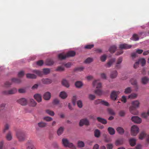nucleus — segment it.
I'll return each mask as SVG.
<instances>
[{
	"mask_svg": "<svg viewBox=\"0 0 149 149\" xmlns=\"http://www.w3.org/2000/svg\"><path fill=\"white\" fill-rule=\"evenodd\" d=\"M12 84V83L9 81L6 82L4 84V86L6 87H9Z\"/></svg>",
	"mask_w": 149,
	"mask_h": 149,
	"instance_id": "5fc2aeb1",
	"label": "nucleus"
},
{
	"mask_svg": "<svg viewBox=\"0 0 149 149\" xmlns=\"http://www.w3.org/2000/svg\"><path fill=\"white\" fill-rule=\"evenodd\" d=\"M93 86H96L97 88H100L102 87L101 83L100 82L99 80H95L93 83Z\"/></svg>",
	"mask_w": 149,
	"mask_h": 149,
	"instance_id": "f8f14e48",
	"label": "nucleus"
},
{
	"mask_svg": "<svg viewBox=\"0 0 149 149\" xmlns=\"http://www.w3.org/2000/svg\"><path fill=\"white\" fill-rule=\"evenodd\" d=\"M46 112L48 114L52 116H53L54 115V113L53 111H52L49 109H47L46 111Z\"/></svg>",
	"mask_w": 149,
	"mask_h": 149,
	"instance_id": "4c0bfd02",
	"label": "nucleus"
},
{
	"mask_svg": "<svg viewBox=\"0 0 149 149\" xmlns=\"http://www.w3.org/2000/svg\"><path fill=\"white\" fill-rule=\"evenodd\" d=\"M65 69L62 66H59L57 67L56 69V71H64Z\"/></svg>",
	"mask_w": 149,
	"mask_h": 149,
	"instance_id": "864d4df0",
	"label": "nucleus"
},
{
	"mask_svg": "<svg viewBox=\"0 0 149 149\" xmlns=\"http://www.w3.org/2000/svg\"><path fill=\"white\" fill-rule=\"evenodd\" d=\"M28 149H35L33 146V142L31 140H29L26 143Z\"/></svg>",
	"mask_w": 149,
	"mask_h": 149,
	"instance_id": "6e6552de",
	"label": "nucleus"
},
{
	"mask_svg": "<svg viewBox=\"0 0 149 149\" xmlns=\"http://www.w3.org/2000/svg\"><path fill=\"white\" fill-rule=\"evenodd\" d=\"M36 103L33 99L30 100V105L31 106L35 107L36 105Z\"/></svg>",
	"mask_w": 149,
	"mask_h": 149,
	"instance_id": "ea45409f",
	"label": "nucleus"
},
{
	"mask_svg": "<svg viewBox=\"0 0 149 149\" xmlns=\"http://www.w3.org/2000/svg\"><path fill=\"white\" fill-rule=\"evenodd\" d=\"M24 72L23 71H21L18 74V76L19 77H21L24 76Z\"/></svg>",
	"mask_w": 149,
	"mask_h": 149,
	"instance_id": "0e129e2a",
	"label": "nucleus"
},
{
	"mask_svg": "<svg viewBox=\"0 0 149 149\" xmlns=\"http://www.w3.org/2000/svg\"><path fill=\"white\" fill-rule=\"evenodd\" d=\"M16 136L19 142L24 141L26 138L25 133L22 131L17 132L16 133Z\"/></svg>",
	"mask_w": 149,
	"mask_h": 149,
	"instance_id": "7ed1b4c3",
	"label": "nucleus"
},
{
	"mask_svg": "<svg viewBox=\"0 0 149 149\" xmlns=\"http://www.w3.org/2000/svg\"><path fill=\"white\" fill-rule=\"evenodd\" d=\"M131 91L132 89L130 87H129L125 89L124 92L125 94H127L131 93Z\"/></svg>",
	"mask_w": 149,
	"mask_h": 149,
	"instance_id": "de8ad7c7",
	"label": "nucleus"
},
{
	"mask_svg": "<svg viewBox=\"0 0 149 149\" xmlns=\"http://www.w3.org/2000/svg\"><path fill=\"white\" fill-rule=\"evenodd\" d=\"M9 125L8 124H6L4 126V128L3 130V132H6V131L8 130L9 129Z\"/></svg>",
	"mask_w": 149,
	"mask_h": 149,
	"instance_id": "4d7b16f0",
	"label": "nucleus"
},
{
	"mask_svg": "<svg viewBox=\"0 0 149 149\" xmlns=\"http://www.w3.org/2000/svg\"><path fill=\"white\" fill-rule=\"evenodd\" d=\"M76 97L75 96L73 97L72 99V102L74 105H75L76 104Z\"/></svg>",
	"mask_w": 149,
	"mask_h": 149,
	"instance_id": "338daca9",
	"label": "nucleus"
},
{
	"mask_svg": "<svg viewBox=\"0 0 149 149\" xmlns=\"http://www.w3.org/2000/svg\"><path fill=\"white\" fill-rule=\"evenodd\" d=\"M6 139L8 141L11 140L13 139V135L12 132L10 131L6 134Z\"/></svg>",
	"mask_w": 149,
	"mask_h": 149,
	"instance_id": "dca6fc26",
	"label": "nucleus"
},
{
	"mask_svg": "<svg viewBox=\"0 0 149 149\" xmlns=\"http://www.w3.org/2000/svg\"><path fill=\"white\" fill-rule=\"evenodd\" d=\"M17 91V89L15 88H13L8 91H5L3 92V93L5 95H12L16 93Z\"/></svg>",
	"mask_w": 149,
	"mask_h": 149,
	"instance_id": "423d86ee",
	"label": "nucleus"
},
{
	"mask_svg": "<svg viewBox=\"0 0 149 149\" xmlns=\"http://www.w3.org/2000/svg\"><path fill=\"white\" fill-rule=\"evenodd\" d=\"M33 72L36 73L39 76H42V72L39 70H34L33 71Z\"/></svg>",
	"mask_w": 149,
	"mask_h": 149,
	"instance_id": "72a5a7b5",
	"label": "nucleus"
},
{
	"mask_svg": "<svg viewBox=\"0 0 149 149\" xmlns=\"http://www.w3.org/2000/svg\"><path fill=\"white\" fill-rule=\"evenodd\" d=\"M26 91V89L24 88H20L18 90V92L19 93H24Z\"/></svg>",
	"mask_w": 149,
	"mask_h": 149,
	"instance_id": "69168bd1",
	"label": "nucleus"
},
{
	"mask_svg": "<svg viewBox=\"0 0 149 149\" xmlns=\"http://www.w3.org/2000/svg\"><path fill=\"white\" fill-rule=\"evenodd\" d=\"M84 69V68L83 67H78L74 69V70L75 71H82Z\"/></svg>",
	"mask_w": 149,
	"mask_h": 149,
	"instance_id": "052dcab7",
	"label": "nucleus"
},
{
	"mask_svg": "<svg viewBox=\"0 0 149 149\" xmlns=\"http://www.w3.org/2000/svg\"><path fill=\"white\" fill-rule=\"evenodd\" d=\"M62 143L64 146L65 147H68L72 149H76L75 146L72 143L70 142L67 139H63Z\"/></svg>",
	"mask_w": 149,
	"mask_h": 149,
	"instance_id": "f03ea898",
	"label": "nucleus"
},
{
	"mask_svg": "<svg viewBox=\"0 0 149 149\" xmlns=\"http://www.w3.org/2000/svg\"><path fill=\"white\" fill-rule=\"evenodd\" d=\"M120 92L118 91H113L111 94V97L112 99L115 100L116 99L118 95Z\"/></svg>",
	"mask_w": 149,
	"mask_h": 149,
	"instance_id": "0eeeda50",
	"label": "nucleus"
},
{
	"mask_svg": "<svg viewBox=\"0 0 149 149\" xmlns=\"http://www.w3.org/2000/svg\"><path fill=\"white\" fill-rule=\"evenodd\" d=\"M131 39L134 41H137L139 40V37L137 35L134 34Z\"/></svg>",
	"mask_w": 149,
	"mask_h": 149,
	"instance_id": "58836bf2",
	"label": "nucleus"
},
{
	"mask_svg": "<svg viewBox=\"0 0 149 149\" xmlns=\"http://www.w3.org/2000/svg\"><path fill=\"white\" fill-rule=\"evenodd\" d=\"M93 61V58H87L84 61V62L86 63H89L92 62Z\"/></svg>",
	"mask_w": 149,
	"mask_h": 149,
	"instance_id": "a18cd8bd",
	"label": "nucleus"
},
{
	"mask_svg": "<svg viewBox=\"0 0 149 149\" xmlns=\"http://www.w3.org/2000/svg\"><path fill=\"white\" fill-rule=\"evenodd\" d=\"M42 83L45 84H49L52 82V80L49 78H43L41 79Z\"/></svg>",
	"mask_w": 149,
	"mask_h": 149,
	"instance_id": "4468645a",
	"label": "nucleus"
},
{
	"mask_svg": "<svg viewBox=\"0 0 149 149\" xmlns=\"http://www.w3.org/2000/svg\"><path fill=\"white\" fill-rule=\"evenodd\" d=\"M108 131L111 135H113L115 133V131L114 129L111 127H109L108 128Z\"/></svg>",
	"mask_w": 149,
	"mask_h": 149,
	"instance_id": "393cba45",
	"label": "nucleus"
},
{
	"mask_svg": "<svg viewBox=\"0 0 149 149\" xmlns=\"http://www.w3.org/2000/svg\"><path fill=\"white\" fill-rule=\"evenodd\" d=\"M12 82L15 83H19L21 82V80L20 79L17 78H13L11 79Z\"/></svg>",
	"mask_w": 149,
	"mask_h": 149,
	"instance_id": "79ce46f5",
	"label": "nucleus"
},
{
	"mask_svg": "<svg viewBox=\"0 0 149 149\" xmlns=\"http://www.w3.org/2000/svg\"><path fill=\"white\" fill-rule=\"evenodd\" d=\"M107 58V56L105 55H104L100 57V59L102 62H104L105 61Z\"/></svg>",
	"mask_w": 149,
	"mask_h": 149,
	"instance_id": "13d9d810",
	"label": "nucleus"
},
{
	"mask_svg": "<svg viewBox=\"0 0 149 149\" xmlns=\"http://www.w3.org/2000/svg\"><path fill=\"white\" fill-rule=\"evenodd\" d=\"M75 52L74 51H70L66 54L62 53L59 54L58 55V58L60 60H64L68 57H72L75 55Z\"/></svg>",
	"mask_w": 149,
	"mask_h": 149,
	"instance_id": "f257e3e1",
	"label": "nucleus"
},
{
	"mask_svg": "<svg viewBox=\"0 0 149 149\" xmlns=\"http://www.w3.org/2000/svg\"><path fill=\"white\" fill-rule=\"evenodd\" d=\"M43 72L44 74H46L50 72V69L49 68L44 69L43 70Z\"/></svg>",
	"mask_w": 149,
	"mask_h": 149,
	"instance_id": "49530a36",
	"label": "nucleus"
},
{
	"mask_svg": "<svg viewBox=\"0 0 149 149\" xmlns=\"http://www.w3.org/2000/svg\"><path fill=\"white\" fill-rule=\"evenodd\" d=\"M137 95L135 93H132L128 96V98L131 99L137 97Z\"/></svg>",
	"mask_w": 149,
	"mask_h": 149,
	"instance_id": "3c124183",
	"label": "nucleus"
},
{
	"mask_svg": "<svg viewBox=\"0 0 149 149\" xmlns=\"http://www.w3.org/2000/svg\"><path fill=\"white\" fill-rule=\"evenodd\" d=\"M131 47L132 45L125 43L120 44L119 46V48L121 49H129Z\"/></svg>",
	"mask_w": 149,
	"mask_h": 149,
	"instance_id": "1a4fd4ad",
	"label": "nucleus"
},
{
	"mask_svg": "<svg viewBox=\"0 0 149 149\" xmlns=\"http://www.w3.org/2000/svg\"><path fill=\"white\" fill-rule=\"evenodd\" d=\"M115 58L110 59L109 61L107 63L106 65V67L107 68L110 67L113 63L115 62Z\"/></svg>",
	"mask_w": 149,
	"mask_h": 149,
	"instance_id": "6ab92c4d",
	"label": "nucleus"
},
{
	"mask_svg": "<svg viewBox=\"0 0 149 149\" xmlns=\"http://www.w3.org/2000/svg\"><path fill=\"white\" fill-rule=\"evenodd\" d=\"M78 106L79 108H81L82 107V102L81 100H79L77 102Z\"/></svg>",
	"mask_w": 149,
	"mask_h": 149,
	"instance_id": "bf43d9fd",
	"label": "nucleus"
},
{
	"mask_svg": "<svg viewBox=\"0 0 149 149\" xmlns=\"http://www.w3.org/2000/svg\"><path fill=\"white\" fill-rule=\"evenodd\" d=\"M123 141L122 140H118L116 141L115 144L116 146L120 145L123 144Z\"/></svg>",
	"mask_w": 149,
	"mask_h": 149,
	"instance_id": "09e8293b",
	"label": "nucleus"
},
{
	"mask_svg": "<svg viewBox=\"0 0 149 149\" xmlns=\"http://www.w3.org/2000/svg\"><path fill=\"white\" fill-rule=\"evenodd\" d=\"M139 102L138 101L136 100L133 102L132 103V107L130 109L131 113L134 115L137 114L138 112L136 111H134V110L136 108L139 107Z\"/></svg>",
	"mask_w": 149,
	"mask_h": 149,
	"instance_id": "20e7f679",
	"label": "nucleus"
},
{
	"mask_svg": "<svg viewBox=\"0 0 149 149\" xmlns=\"http://www.w3.org/2000/svg\"><path fill=\"white\" fill-rule=\"evenodd\" d=\"M130 82L132 85H134L135 90L136 91H137L138 88V86L137 84L136 81L134 79H131L130 80Z\"/></svg>",
	"mask_w": 149,
	"mask_h": 149,
	"instance_id": "2eb2a0df",
	"label": "nucleus"
},
{
	"mask_svg": "<svg viewBox=\"0 0 149 149\" xmlns=\"http://www.w3.org/2000/svg\"><path fill=\"white\" fill-rule=\"evenodd\" d=\"M43 119L46 121L50 122L52 121L53 119L52 118L49 116H45L43 118Z\"/></svg>",
	"mask_w": 149,
	"mask_h": 149,
	"instance_id": "a19ab883",
	"label": "nucleus"
},
{
	"mask_svg": "<svg viewBox=\"0 0 149 149\" xmlns=\"http://www.w3.org/2000/svg\"><path fill=\"white\" fill-rule=\"evenodd\" d=\"M75 86L77 88H80L83 85V84L81 81H77L75 83Z\"/></svg>",
	"mask_w": 149,
	"mask_h": 149,
	"instance_id": "e433bc0d",
	"label": "nucleus"
},
{
	"mask_svg": "<svg viewBox=\"0 0 149 149\" xmlns=\"http://www.w3.org/2000/svg\"><path fill=\"white\" fill-rule=\"evenodd\" d=\"M95 93L98 95H101L102 93V91L100 89H97L95 91Z\"/></svg>",
	"mask_w": 149,
	"mask_h": 149,
	"instance_id": "c03bdc74",
	"label": "nucleus"
},
{
	"mask_svg": "<svg viewBox=\"0 0 149 149\" xmlns=\"http://www.w3.org/2000/svg\"><path fill=\"white\" fill-rule=\"evenodd\" d=\"M26 77L29 78L35 79L36 78V76L34 74H27L26 75Z\"/></svg>",
	"mask_w": 149,
	"mask_h": 149,
	"instance_id": "c756f323",
	"label": "nucleus"
},
{
	"mask_svg": "<svg viewBox=\"0 0 149 149\" xmlns=\"http://www.w3.org/2000/svg\"><path fill=\"white\" fill-rule=\"evenodd\" d=\"M136 140L133 138L130 139L129 140V142L131 146H134L136 144Z\"/></svg>",
	"mask_w": 149,
	"mask_h": 149,
	"instance_id": "7c9ffc66",
	"label": "nucleus"
},
{
	"mask_svg": "<svg viewBox=\"0 0 149 149\" xmlns=\"http://www.w3.org/2000/svg\"><path fill=\"white\" fill-rule=\"evenodd\" d=\"M119 115L121 116H123L125 114V111H120L119 112Z\"/></svg>",
	"mask_w": 149,
	"mask_h": 149,
	"instance_id": "774afa93",
	"label": "nucleus"
},
{
	"mask_svg": "<svg viewBox=\"0 0 149 149\" xmlns=\"http://www.w3.org/2000/svg\"><path fill=\"white\" fill-rule=\"evenodd\" d=\"M100 135V132L99 130L96 129L94 131V136L95 137L98 138Z\"/></svg>",
	"mask_w": 149,
	"mask_h": 149,
	"instance_id": "473e14b6",
	"label": "nucleus"
},
{
	"mask_svg": "<svg viewBox=\"0 0 149 149\" xmlns=\"http://www.w3.org/2000/svg\"><path fill=\"white\" fill-rule=\"evenodd\" d=\"M62 83L63 86L67 88L69 87V84L68 81L65 79H63L62 82Z\"/></svg>",
	"mask_w": 149,
	"mask_h": 149,
	"instance_id": "c85d7f7f",
	"label": "nucleus"
},
{
	"mask_svg": "<svg viewBox=\"0 0 149 149\" xmlns=\"http://www.w3.org/2000/svg\"><path fill=\"white\" fill-rule=\"evenodd\" d=\"M117 74V72L116 70H115L111 72L110 75V77L112 78H115L116 77Z\"/></svg>",
	"mask_w": 149,
	"mask_h": 149,
	"instance_id": "bb28decb",
	"label": "nucleus"
},
{
	"mask_svg": "<svg viewBox=\"0 0 149 149\" xmlns=\"http://www.w3.org/2000/svg\"><path fill=\"white\" fill-rule=\"evenodd\" d=\"M63 131V128L62 127H60L57 131V133L58 135H61Z\"/></svg>",
	"mask_w": 149,
	"mask_h": 149,
	"instance_id": "c9c22d12",
	"label": "nucleus"
},
{
	"mask_svg": "<svg viewBox=\"0 0 149 149\" xmlns=\"http://www.w3.org/2000/svg\"><path fill=\"white\" fill-rule=\"evenodd\" d=\"M54 63V61H53V60L50 58L47 59L45 62L46 65H53Z\"/></svg>",
	"mask_w": 149,
	"mask_h": 149,
	"instance_id": "aec40b11",
	"label": "nucleus"
},
{
	"mask_svg": "<svg viewBox=\"0 0 149 149\" xmlns=\"http://www.w3.org/2000/svg\"><path fill=\"white\" fill-rule=\"evenodd\" d=\"M51 94L49 92L45 93L43 95V98L46 100H48L50 99L51 97Z\"/></svg>",
	"mask_w": 149,
	"mask_h": 149,
	"instance_id": "a211bd4d",
	"label": "nucleus"
},
{
	"mask_svg": "<svg viewBox=\"0 0 149 149\" xmlns=\"http://www.w3.org/2000/svg\"><path fill=\"white\" fill-rule=\"evenodd\" d=\"M117 132L120 134H123L124 132V130L123 128L118 127L116 129Z\"/></svg>",
	"mask_w": 149,
	"mask_h": 149,
	"instance_id": "a878e982",
	"label": "nucleus"
},
{
	"mask_svg": "<svg viewBox=\"0 0 149 149\" xmlns=\"http://www.w3.org/2000/svg\"><path fill=\"white\" fill-rule=\"evenodd\" d=\"M131 119L132 121L135 123H140L141 122V119L137 116H133Z\"/></svg>",
	"mask_w": 149,
	"mask_h": 149,
	"instance_id": "9d476101",
	"label": "nucleus"
},
{
	"mask_svg": "<svg viewBox=\"0 0 149 149\" xmlns=\"http://www.w3.org/2000/svg\"><path fill=\"white\" fill-rule=\"evenodd\" d=\"M138 61L139 62V64H141L142 66H144L146 64V60L143 58L139 59Z\"/></svg>",
	"mask_w": 149,
	"mask_h": 149,
	"instance_id": "cd10ccee",
	"label": "nucleus"
},
{
	"mask_svg": "<svg viewBox=\"0 0 149 149\" xmlns=\"http://www.w3.org/2000/svg\"><path fill=\"white\" fill-rule=\"evenodd\" d=\"M89 122L86 119H83L81 120L79 123V125L80 126H82L84 125H88Z\"/></svg>",
	"mask_w": 149,
	"mask_h": 149,
	"instance_id": "9b49d317",
	"label": "nucleus"
},
{
	"mask_svg": "<svg viewBox=\"0 0 149 149\" xmlns=\"http://www.w3.org/2000/svg\"><path fill=\"white\" fill-rule=\"evenodd\" d=\"M108 111L109 113L111 115H114L115 114V113L113 111V110L110 108H109L108 109Z\"/></svg>",
	"mask_w": 149,
	"mask_h": 149,
	"instance_id": "603ef678",
	"label": "nucleus"
},
{
	"mask_svg": "<svg viewBox=\"0 0 149 149\" xmlns=\"http://www.w3.org/2000/svg\"><path fill=\"white\" fill-rule=\"evenodd\" d=\"M97 120L98 122L102 123L103 124H105L107 123V121L106 120L100 117H97Z\"/></svg>",
	"mask_w": 149,
	"mask_h": 149,
	"instance_id": "5701e85b",
	"label": "nucleus"
},
{
	"mask_svg": "<svg viewBox=\"0 0 149 149\" xmlns=\"http://www.w3.org/2000/svg\"><path fill=\"white\" fill-rule=\"evenodd\" d=\"M34 97L38 102H40L42 100L41 96L39 94H35L34 96Z\"/></svg>",
	"mask_w": 149,
	"mask_h": 149,
	"instance_id": "f3484780",
	"label": "nucleus"
},
{
	"mask_svg": "<svg viewBox=\"0 0 149 149\" xmlns=\"http://www.w3.org/2000/svg\"><path fill=\"white\" fill-rule=\"evenodd\" d=\"M94 46L93 44H90L86 45L85 47V48L86 49H91L93 48Z\"/></svg>",
	"mask_w": 149,
	"mask_h": 149,
	"instance_id": "8fccbe9b",
	"label": "nucleus"
},
{
	"mask_svg": "<svg viewBox=\"0 0 149 149\" xmlns=\"http://www.w3.org/2000/svg\"><path fill=\"white\" fill-rule=\"evenodd\" d=\"M95 97V96L94 95L90 94L89 95L88 98L90 100H94Z\"/></svg>",
	"mask_w": 149,
	"mask_h": 149,
	"instance_id": "e2e57ef3",
	"label": "nucleus"
},
{
	"mask_svg": "<svg viewBox=\"0 0 149 149\" xmlns=\"http://www.w3.org/2000/svg\"><path fill=\"white\" fill-rule=\"evenodd\" d=\"M38 126L40 128L46 127L47 125V123L43 121H41L38 124Z\"/></svg>",
	"mask_w": 149,
	"mask_h": 149,
	"instance_id": "412c9836",
	"label": "nucleus"
},
{
	"mask_svg": "<svg viewBox=\"0 0 149 149\" xmlns=\"http://www.w3.org/2000/svg\"><path fill=\"white\" fill-rule=\"evenodd\" d=\"M43 63V61L42 60H40L37 62L36 64L39 66L42 65Z\"/></svg>",
	"mask_w": 149,
	"mask_h": 149,
	"instance_id": "680f3d73",
	"label": "nucleus"
},
{
	"mask_svg": "<svg viewBox=\"0 0 149 149\" xmlns=\"http://www.w3.org/2000/svg\"><path fill=\"white\" fill-rule=\"evenodd\" d=\"M77 144L79 148H83L85 145L84 143L81 141H78Z\"/></svg>",
	"mask_w": 149,
	"mask_h": 149,
	"instance_id": "f704fd0d",
	"label": "nucleus"
},
{
	"mask_svg": "<svg viewBox=\"0 0 149 149\" xmlns=\"http://www.w3.org/2000/svg\"><path fill=\"white\" fill-rule=\"evenodd\" d=\"M149 81V79L148 77H146L142 78L141 79V82L142 84H147Z\"/></svg>",
	"mask_w": 149,
	"mask_h": 149,
	"instance_id": "b1692460",
	"label": "nucleus"
},
{
	"mask_svg": "<svg viewBox=\"0 0 149 149\" xmlns=\"http://www.w3.org/2000/svg\"><path fill=\"white\" fill-rule=\"evenodd\" d=\"M146 134L145 132H141L140 134L139 138L140 139H142L143 138L146 136Z\"/></svg>",
	"mask_w": 149,
	"mask_h": 149,
	"instance_id": "37998d69",
	"label": "nucleus"
},
{
	"mask_svg": "<svg viewBox=\"0 0 149 149\" xmlns=\"http://www.w3.org/2000/svg\"><path fill=\"white\" fill-rule=\"evenodd\" d=\"M116 47L115 45H113L110 47L109 50L111 53H114L116 50Z\"/></svg>",
	"mask_w": 149,
	"mask_h": 149,
	"instance_id": "2f4dec72",
	"label": "nucleus"
},
{
	"mask_svg": "<svg viewBox=\"0 0 149 149\" xmlns=\"http://www.w3.org/2000/svg\"><path fill=\"white\" fill-rule=\"evenodd\" d=\"M59 96L61 98L64 99L67 97L68 95L66 92L63 91L60 93Z\"/></svg>",
	"mask_w": 149,
	"mask_h": 149,
	"instance_id": "4be33fe9",
	"label": "nucleus"
},
{
	"mask_svg": "<svg viewBox=\"0 0 149 149\" xmlns=\"http://www.w3.org/2000/svg\"><path fill=\"white\" fill-rule=\"evenodd\" d=\"M17 102L22 105H25L27 104V100L24 98H22L18 100Z\"/></svg>",
	"mask_w": 149,
	"mask_h": 149,
	"instance_id": "ddd939ff",
	"label": "nucleus"
},
{
	"mask_svg": "<svg viewBox=\"0 0 149 149\" xmlns=\"http://www.w3.org/2000/svg\"><path fill=\"white\" fill-rule=\"evenodd\" d=\"M139 132V128L136 125H134L131 127V134L132 136H135Z\"/></svg>",
	"mask_w": 149,
	"mask_h": 149,
	"instance_id": "39448f33",
	"label": "nucleus"
},
{
	"mask_svg": "<svg viewBox=\"0 0 149 149\" xmlns=\"http://www.w3.org/2000/svg\"><path fill=\"white\" fill-rule=\"evenodd\" d=\"M123 61V58L122 57H119L117 59L116 63L118 64H120Z\"/></svg>",
	"mask_w": 149,
	"mask_h": 149,
	"instance_id": "6e6d98bb",
	"label": "nucleus"
}]
</instances>
